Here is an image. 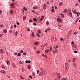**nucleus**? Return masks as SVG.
Here are the masks:
<instances>
[{
	"instance_id": "7ed1b4c3",
	"label": "nucleus",
	"mask_w": 80,
	"mask_h": 80,
	"mask_svg": "<svg viewBox=\"0 0 80 80\" xmlns=\"http://www.w3.org/2000/svg\"><path fill=\"white\" fill-rule=\"evenodd\" d=\"M57 75L58 76V80H60V79L61 77H60V74L59 73H57Z\"/></svg>"
},
{
	"instance_id": "f257e3e1",
	"label": "nucleus",
	"mask_w": 80,
	"mask_h": 80,
	"mask_svg": "<svg viewBox=\"0 0 80 80\" xmlns=\"http://www.w3.org/2000/svg\"><path fill=\"white\" fill-rule=\"evenodd\" d=\"M68 14L70 17H72V12H71V11L70 10H68Z\"/></svg>"
},
{
	"instance_id": "4c0bfd02",
	"label": "nucleus",
	"mask_w": 80,
	"mask_h": 80,
	"mask_svg": "<svg viewBox=\"0 0 80 80\" xmlns=\"http://www.w3.org/2000/svg\"><path fill=\"white\" fill-rule=\"evenodd\" d=\"M52 12H55V10L53 9H52Z\"/></svg>"
},
{
	"instance_id": "5701e85b",
	"label": "nucleus",
	"mask_w": 80,
	"mask_h": 80,
	"mask_svg": "<svg viewBox=\"0 0 80 80\" xmlns=\"http://www.w3.org/2000/svg\"><path fill=\"white\" fill-rule=\"evenodd\" d=\"M48 50H45V53H48Z\"/></svg>"
},
{
	"instance_id": "69168bd1",
	"label": "nucleus",
	"mask_w": 80,
	"mask_h": 80,
	"mask_svg": "<svg viewBox=\"0 0 80 80\" xmlns=\"http://www.w3.org/2000/svg\"><path fill=\"white\" fill-rule=\"evenodd\" d=\"M30 62H31V61L29 60L28 61V63H30Z\"/></svg>"
},
{
	"instance_id": "4d7b16f0",
	"label": "nucleus",
	"mask_w": 80,
	"mask_h": 80,
	"mask_svg": "<svg viewBox=\"0 0 80 80\" xmlns=\"http://www.w3.org/2000/svg\"><path fill=\"white\" fill-rule=\"evenodd\" d=\"M19 63H20L21 64H23V62H21V61H20V62H19Z\"/></svg>"
},
{
	"instance_id": "e2e57ef3",
	"label": "nucleus",
	"mask_w": 80,
	"mask_h": 80,
	"mask_svg": "<svg viewBox=\"0 0 80 80\" xmlns=\"http://www.w3.org/2000/svg\"><path fill=\"white\" fill-rule=\"evenodd\" d=\"M47 4L48 5H50V3H49V2H47Z\"/></svg>"
},
{
	"instance_id": "6ab92c4d",
	"label": "nucleus",
	"mask_w": 80,
	"mask_h": 80,
	"mask_svg": "<svg viewBox=\"0 0 80 80\" xmlns=\"http://www.w3.org/2000/svg\"><path fill=\"white\" fill-rule=\"evenodd\" d=\"M10 14H13V10H11L10 11Z\"/></svg>"
},
{
	"instance_id": "de8ad7c7",
	"label": "nucleus",
	"mask_w": 80,
	"mask_h": 80,
	"mask_svg": "<svg viewBox=\"0 0 80 80\" xmlns=\"http://www.w3.org/2000/svg\"><path fill=\"white\" fill-rule=\"evenodd\" d=\"M75 58H74L73 60V61L74 62L75 61Z\"/></svg>"
},
{
	"instance_id": "bb28decb",
	"label": "nucleus",
	"mask_w": 80,
	"mask_h": 80,
	"mask_svg": "<svg viewBox=\"0 0 80 80\" xmlns=\"http://www.w3.org/2000/svg\"><path fill=\"white\" fill-rule=\"evenodd\" d=\"M32 37H34V34H33V32H32Z\"/></svg>"
},
{
	"instance_id": "f8f14e48",
	"label": "nucleus",
	"mask_w": 80,
	"mask_h": 80,
	"mask_svg": "<svg viewBox=\"0 0 80 80\" xmlns=\"http://www.w3.org/2000/svg\"><path fill=\"white\" fill-rule=\"evenodd\" d=\"M59 5L61 7L62 6V5H63V2H60L59 3Z\"/></svg>"
},
{
	"instance_id": "e433bc0d",
	"label": "nucleus",
	"mask_w": 80,
	"mask_h": 80,
	"mask_svg": "<svg viewBox=\"0 0 80 80\" xmlns=\"http://www.w3.org/2000/svg\"><path fill=\"white\" fill-rule=\"evenodd\" d=\"M23 55H26L27 53L26 52H23Z\"/></svg>"
},
{
	"instance_id": "6e6552de",
	"label": "nucleus",
	"mask_w": 80,
	"mask_h": 80,
	"mask_svg": "<svg viewBox=\"0 0 80 80\" xmlns=\"http://www.w3.org/2000/svg\"><path fill=\"white\" fill-rule=\"evenodd\" d=\"M58 45H56L55 47H54V48L55 49V50H57V49L56 48H58Z\"/></svg>"
},
{
	"instance_id": "49530a36",
	"label": "nucleus",
	"mask_w": 80,
	"mask_h": 80,
	"mask_svg": "<svg viewBox=\"0 0 80 80\" xmlns=\"http://www.w3.org/2000/svg\"><path fill=\"white\" fill-rule=\"evenodd\" d=\"M17 25H20V23H19V22H17Z\"/></svg>"
},
{
	"instance_id": "20e7f679",
	"label": "nucleus",
	"mask_w": 80,
	"mask_h": 80,
	"mask_svg": "<svg viewBox=\"0 0 80 80\" xmlns=\"http://www.w3.org/2000/svg\"><path fill=\"white\" fill-rule=\"evenodd\" d=\"M57 75L58 76V80H60V79L61 77H60V74L59 73H57Z\"/></svg>"
},
{
	"instance_id": "37998d69",
	"label": "nucleus",
	"mask_w": 80,
	"mask_h": 80,
	"mask_svg": "<svg viewBox=\"0 0 80 80\" xmlns=\"http://www.w3.org/2000/svg\"><path fill=\"white\" fill-rule=\"evenodd\" d=\"M67 78L65 79V78H64L62 79H61V80H67Z\"/></svg>"
},
{
	"instance_id": "473e14b6",
	"label": "nucleus",
	"mask_w": 80,
	"mask_h": 80,
	"mask_svg": "<svg viewBox=\"0 0 80 80\" xmlns=\"http://www.w3.org/2000/svg\"><path fill=\"white\" fill-rule=\"evenodd\" d=\"M0 52H1V53H3V50H0Z\"/></svg>"
},
{
	"instance_id": "338daca9",
	"label": "nucleus",
	"mask_w": 80,
	"mask_h": 80,
	"mask_svg": "<svg viewBox=\"0 0 80 80\" xmlns=\"http://www.w3.org/2000/svg\"><path fill=\"white\" fill-rule=\"evenodd\" d=\"M33 25L35 26V25H36V23H33Z\"/></svg>"
},
{
	"instance_id": "dca6fc26",
	"label": "nucleus",
	"mask_w": 80,
	"mask_h": 80,
	"mask_svg": "<svg viewBox=\"0 0 80 80\" xmlns=\"http://www.w3.org/2000/svg\"><path fill=\"white\" fill-rule=\"evenodd\" d=\"M16 36H17V35H18V32L17 31H16L15 34Z\"/></svg>"
},
{
	"instance_id": "8fccbe9b",
	"label": "nucleus",
	"mask_w": 80,
	"mask_h": 80,
	"mask_svg": "<svg viewBox=\"0 0 80 80\" xmlns=\"http://www.w3.org/2000/svg\"><path fill=\"white\" fill-rule=\"evenodd\" d=\"M58 26H59V27H62V25H60V24H58Z\"/></svg>"
},
{
	"instance_id": "f3484780",
	"label": "nucleus",
	"mask_w": 80,
	"mask_h": 80,
	"mask_svg": "<svg viewBox=\"0 0 80 80\" xmlns=\"http://www.w3.org/2000/svg\"><path fill=\"white\" fill-rule=\"evenodd\" d=\"M36 35L38 36V37H40V35L38 33H36Z\"/></svg>"
},
{
	"instance_id": "9b49d317",
	"label": "nucleus",
	"mask_w": 80,
	"mask_h": 80,
	"mask_svg": "<svg viewBox=\"0 0 80 80\" xmlns=\"http://www.w3.org/2000/svg\"><path fill=\"white\" fill-rule=\"evenodd\" d=\"M67 12V9H65L64 10L63 12H64V13H66Z\"/></svg>"
},
{
	"instance_id": "7c9ffc66",
	"label": "nucleus",
	"mask_w": 80,
	"mask_h": 80,
	"mask_svg": "<svg viewBox=\"0 0 80 80\" xmlns=\"http://www.w3.org/2000/svg\"><path fill=\"white\" fill-rule=\"evenodd\" d=\"M23 9L25 11H27V8H26L25 7H24Z\"/></svg>"
},
{
	"instance_id": "79ce46f5",
	"label": "nucleus",
	"mask_w": 80,
	"mask_h": 80,
	"mask_svg": "<svg viewBox=\"0 0 80 80\" xmlns=\"http://www.w3.org/2000/svg\"><path fill=\"white\" fill-rule=\"evenodd\" d=\"M63 40V38H61L60 40L61 41H62V40Z\"/></svg>"
},
{
	"instance_id": "864d4df0",
	"label": "nucleus",
	"mask_w": 80,
	"mask_h": 80,
	"mask_svg": "<svg viewBox=\"0 0 80 80\" xmlns=\"http://www.w3.org/2000/svg\"><path fill=\"white\" fill-rule=\"evenodd\" d=\"M9 33H12V30H10L9 31Z\"/></svg>"
},
{
	"instance_id": "393cba45",
	"label": "nucleus",
	"mask_w": 80,
	"mask_h": 80,
	"mask_svg": "<svg viewBox=\"0 0 80 80\" xmlns=\"http://www.w3.org/2000/svg\"><path fill=\"white\" fill-rule=\"evenodd\" d=\"M46 24L47 25H49V22H48V21H47L46 22Z\"/></svg>"
},
{
	"instance_id": "9d476101",
	"label": "nucleus",
	"mask_w": 80,
	"mask_h": 80,
	"mask_svg": "<svg viewBox=\"0 0 80 80\" xmlns=\"http://www.w3.org/2000/svg\"><path fill=\"white\" fill-rule=\"evenodd\" d=\"M58 51L57 50H54L53 51V52L54 53H57Z\"/></svg>"
},
{
	"instance_id": "13d9d810",
	"label": "nucleus",
	"mask_w": 80,
	"mask_h": 80,
	"mask_svg": "<svg viewBox=\"0 0 80 80\" xmlns=\"http://www.w3.org/2000/svg\"><path fill=\"white\" fill-rule=\"evenodd\" d=\"M14 5V4L13 3H12L11 4V6H13V5Z\"/></svg>"
},
{
	"instance_id": "b1692460",
	"label": "nucleus",
	"mask_w": 80,
	"mask_h": 80,
	"mask_svg": "<svg viewBox=\"0 0 80 80\" xmlns=\"http://www.w3.org/2000/svg\"><path fill=\"white\" fill-rule=\"evenodd\" d=\"M0 27H4V25L2 24L0 25Z\"/></svg>"
},
{
	"instance_id": "1a4fd4ad",
	"label": "nucleus",
	"mask_w": 80,
	"mask_h": 80,
	"mask_svg": "<svg viewBox=\"0 0 80 80\" xmlns=\"http://www.w3.org/2000/svg\"><path fill=\"white\" fill-rule=\"evenodd\" d=\"M37 8H38V7L37 6H36L33 8V9L34 10H35L36 9H37Z\"/></svg>"
},
{
	"instance_id": "0eeeda50",
	"label": "nucleus",
	"mask_w": 80,
	"mask_h": 80,
	"mask_svg": "<svg viewBox=\"0 0 80 80\" xmlns=\"http://www.w3.org/2000/svg\"><path fill=\"white\" fill-rule=\"evenodd\" d=\"M44 16H42L41 19H40V21H42V20H43V19H44Z\"/></svg>"
},
{
	"instance_id": "ea45409f",
	"label": "nucleus",
	"mask_w": 80,
	"mask_h": 80,
	"mask_svg": "<svg viewBox=\"0 0 80 80\" xmlns=\"http://www.w3.org/2000/svg\"><path fill=\"white\" fill-rule=\"evenodd\" d=\"M39 73V70H37V74H38Z\"/></svg>"
},
{
	"instance_id": "4be33fe9",
	"label": "nucleus",
	"mask_w": 80,
	"mask_h": 80,
	"mask_svg": "<svg viewBox=\"0 0 80 80\" xmlns=\"http://www.w3.org/2000/svg\"><path fill=\"white\" fill-rule=\"evenodd\" d=\"M3 32H4V33H7V30L4 29L3 30Z\"/></svg>"
},
{
	"instance_id": "6e6d98bb",
	"label": "nucleus",
	"mask_w": 80,
	"mask_h": 80,
	"mask_svg": "<svg viewBox=\"0 0 80 80\" xmlns=\"http://www.w3.org/2000/svg\"><path fill=\"white\" fill-rule=\"evenodd\" d=\"M28 68L29 70L30 69V65H29L28 66Z\"/></svg>"
},
{
	"instance_id": "052dcab7",
	"label": "nucleus",
	"mask_w": 80,
	"mask_h": 80,
	"mask_svg": "<svg viewBox=\"0 0 80 80\" xmlns=\"http://www.w3.org/2000/svg\"><path fill=\"white\" fill-rule=\"evenodd\" d=\"M74 52L76 53H78L77 51H75Z\"/></svg>"
},
{
	"instance_id": "f704fd0d",
	"label": "nucleus",
	"mask_w": 80,
	"mask_h": 80,
	"mask_svg": "<svg viewBox=\"0 0 80 80\" xmlns=\"http://www.w3.org/2000/svg\"><path fill=\"white\" fill-rule=\"evenodd\" d=\"M36 53L37 54H39V53H40V52L38 51H37Z\"/></svg>"
},
{
	"instance_id": "aec40b11",
	"label": "nucleus",
	"mask_w": 80,
	"mask_h": 80,
	"mask_svg": "<svg viewBox=\"0 0 80 80\" xmlns=\"http://www.w3.org/2000/svg\"><path fill=\"white\" fill-rule=\"evenodd\" d=\"M38 33H40H40H41V31H40V30H39L38 31Z\"/></svg>"
},
{
	"instance_id": "4468645a",
	"label": "nucleus",
	"mask_w": 80,
	"mask_h": 80,
	"mask_svg": "<svg viewBox=\"0 0 80 80\" xmlns=\"http://www.w3.org/2000/svg\"><path fill=\"white\" fill-rule=\"evenodd\" d=\"M1 72L4 74L6 73V72L3 70H1Z\"/></svg>"
},
{
	"instance_id": "423d86ee",
	"label": "nucleus",
	"mask_w": 80,
	"mask_h": 80,
	"mask_svg": "<svg viewBox=\"0 0 80 80\" xmlns=\"http://www.w3.org/2000/svg\"><path fill=\"white\" fill-rule=\"evenodd\" d=\"M46 8L47 5H46V4H44V5L43 6V9H44V10H45Z\"/></svg>"
},
{
	"instance_id": "680f3d73",
	"label": "nucleus",
	"mask_w": 80,
	"mask_h": 80,
	"mask_svg": "<svg viewBox=\"0 0 80 80\" xmlns=\"http://www.w3.org/2000/svg\"><path fill=\"white\" fill-rule=\"evenodd\" d=\"M47 30L48 31L50 30V29L48 28V29H47Z\"/></svg>"
},
{
	"instance_id": "c85d7f7f",
	"label": "nucleus",
	"mask_w": 80,
	"mask_h": 80,
	"mask_svg": "<svg viewBox=\"0 0 80 80\" xmlns=\"http://www.w3.org/2000/svg\"><path fill=\"white\" fill-rule=\"evenodd\" d=\"M29 22H32L33 21V20L32 19H30L29 20Z\"/></svg>"
},
{
	"instance_id": "a878e982",
	"label": "nucleus",
	"mask_w": 80,
	"mask_h": 80,
	"mask_svg": "<svg viewBox=\"0 0 80 80\" xmlns=\"http://www.w3.org/2000/svg\"><path fill=\"white\" fill-rule=\"evenodd\" d=\"M26 19V17L25 16L23 17V20H25Z\"/></svg>"
},
{
	"instance_id": "39448f33",
	"label": "nucleus",
	"mask_w": 80,
	"mask_h": 80,
	"mask_svg": "<svg viewBox=\"0 0 80 80\" xmlns=\"http://www.w3.org/2000/svg\"><path fill=\"white\" fill-rule=\"evenodd\" d=\"M34 43L35 45H38V44H39V43L38 42H34Z\"/></svg>"
},
{
	"instance_id": "a19ab883",
	"label": "nucleus",
	"mask_w": 80,
	"mask_h": 80,
	"mask_svg": "<svg viewBox=\"0 0 80 80\" xmlns=\"http://www.w3.org/2000/svg\"><path fill=\"white\" fill-rule=\"evenodd\" d=\"M20 78L21 79H24V78H23V77L22 76L20 77Z\"/></svg>"
},
{
	"instance_id": "a18cd8bd",
	"label": "nucleus",
	"mask_w": 80,
	"mask_h": 80,
	"mask_svg": "<svg viewBox=\"0 0 80 80\" xmlns=\"http://www.w3.org/2000/svg\"><path fill=\"white\" fill-rule=\"evenodd\" d=\"M78 33V32H76L74 33V35H77Z\"/></svg>"
},
{
	"instance_id": "412c9836",
	"label": "nucleus",
	"mask_w": 80,
	"mask_h": 80,
	"mask_svg": "<svg viewBox=\"0 0 80 80\" xmlns=\"http://www.w3.org/2000/svg\"><path fill=\"white\" fill-rule=\"evenodd\" d=\"M8 65H10V61L9 60L7 61Z\"/></svg>"
},
{
	"instance_id": "c9c22d12",
	"label": "nucleus",
	"mask_w": 80,
	"mask_h": 80,
	"mask_svg": "<svg viewBox=\"0 0 80 80\" xmlns=\"http://www.w3.org/2000/svg\"><path fill=\"white\" fill-rule=\"evenodd\" d=\"M52 49H53V48H52V47H50V50H52Z\"/></svg>"
},
{
	"instance_id": "09e8293b",
	"label": "nucleus",
	"mask_w": 80,
	"mask_h": 80,
	"mask_svg": "<svg viewBox=\"0 0 80 80\" xmlns=\"http://www.w3.org/2000/svg\"><path fill=\"white\" fill-rule=\"evenodd\" d=\"M41 71H42V73H43V68H41Z\"/></svg>"
},
{
	"instance_id": "0e129e2a",
	"label": "nucleus",
	"mask_w": 80,
	"mask_h": 80,
	"mask_svg": "<svg viewBox=\"0 0 80 80\" xmlns=\"http://www.w3.org/2000/svg\"><path fill=\"white\" fill-rule=\"evenodd\" d=\"M23 50H21V53H23Z\"/></svg>"
},
{
	"instance_id": "603ef678",
	"label": "nucleus",
	"mask_w": 80,
	"mask_h": 80,
	"mask_svg": "<svg viewBox=\"0 0 80 80\" xmlns=\"http://www.w3.org/2000/svg\"><path fill=\"white\" fill-rule=\"evenodd\" d=\"M29 78H31V79H32V77L31 75L29 76Z\"/></svg>"
},
{
	"instance_id": "5fc2aeb1",
	"label": "nucleus",
	"mask_w": 80,
	"mask_h": 80,
	"mask_svg": "<svg viewBox=\"0 0 80 80\" xmlns=\"http://www.w3.org/2000/svg\"><path fill=\"white\" fill-rule=\"evenodd\" d=\"M28 60L26 61V63H28Z\"/></svg>"
},
{
	"instance_id": "cd10ccee",
	"label": "nucleus",
	"mask_w": 80,
	"mask_h": 80,
	"mask_svg": "<svg viewBox=\"0 0 80 80\" xmlns=\"http://www.w3.org/2000/svg\"><path fill=\"white\" fill-rule=\"evenodd\" d=\"M12 67H15V64H14V63H12Z\"/></svg>"
},
{
	"instance_id": "58836bf2",
	"label": "nucleus",
	"mask_w": 80,
	"mask_h": 80,
	"mask_svg": "<svg viewBox=\"0 0 80 80\" xmlns=\"http://www.w3.org/2000/svg\"><path fill=\"white\" fill-rule=\"evenodd\" d=\"M34 13H35V14H36V15H39V14L37 13V12H35V11L34 12Z\"/></svg>"
},
{
	"instance_id": "2eb2a0df",
	"label": "nucleus",
	"mask_w": 80,
	"mask_h": 80,
	"mask_svg": "<svg viewBox=\"0 0 80 80\" xmlns=\"http://www.w3.org/2000/svg\"><path fill=\"white\" fill-rule=\"evenodd\" d=\"M59 22L60 23H62V20L61 19H59Z\"/></svg>"
},
{
	"instance_id": "2f4dec72",
	"label": "nucleus",
	"mask_w": 80,
	"mask_h": 80,
	"mask_svg": "<svg viewBox=\"0 0 80 80\" xmlns=\"http://www.w3.org/2000/svg\"><path fill=\"white\" fill-rule=\"evenodd\" d=\"M33 20H34V21H35V22H36V21L37 20V19L35 18H34L33 19Z\"/></svg>"
},
{
	"instance_id": "3c124183",
	"label": "nucleus",
	"mask_w": 80,
	"mask_h": 80,
	"mask_svg": "<svg viewBox=\"0 0 80 80\" xmlns=\"http://www.w3.org/2000/svg\"><path fill=\"white\" fill-rule=\"evenodd\" d=\"M2 68H5V67H4V66H2Z\"/></svg>"
},
{
	"instance_id": "c03bdc74",
	"label": "nucleus",
	"mask_w": 80,
	"mask_h": 80,
	"mask_svg": "<svg viewBox=\"0 0 80 80\" xmlns=\"http://www.w3.org/2000/svg\"><path fill=\"white\" fill-rule=\"evenodd\" d=\"M30 28H28L27 29V31H30Z\"/></svg>"
},
{
	"instance_id": "bf43d9fd",
	"label": "nucleus",
	"mask_w": 80,
	"mask_h": 80,
	"mask_svg": "<svg viewBox=\"0 0 80 80\" xmlns=\"http://www.w3.org/2000/svg\"><path fill=\"white\" fill-rule=\"evenodd\" d=\"M14 28H16L17 27V26L16 25H14Z\"/></svg>"
},
{
	"instance_id": "a211bd4d",
	"label": "nucleus",
	"mask_w": 80,
	"mask_h": 80,
	"mask_svg": "<svg viewBox=\"0 0 80 80\" xmlns=\"http://www.w3.org/2000/svg\"><path fill=\"white\" fill-rule=\"evenodd\" d=\"M73 13L74 14H76V10L74 9L73 11Z\"/></svg>"
},
{
	"instance_id": "c756f323",
	"label": "nucleus",
	"mask_w": 80,
	"mask_h": 80,
	"mask_svg": "<svg viewBox=\"0 0 80 80\" xmlns=\"http://www.w3.org/2000/svg\"><path fill=\"white\" fill-rule=\"evenodd\" d=\"M14 55H17V52H15L14 53Z\"/></svg>"
},
{
	"instance_id": "ddd939ff",
	"label": "nucleus",
	"mask_w": 80,
	"mask_h": 80,
	"mask_svg": "<svg viewBox=\"0 0 80 80\" xmlns=\"http://www.w3.org/2000/svg\"><path fill=\"white\" fill-rule=\"evenodd\" d=\"M76 14H77V16H79V15H80V13H79L78 12H76Z\"/></svg>"
},
{
	"instance_id": "774afa93",
	"label": "nucleus",
	"mask_w": 80,
	"mask_h": 80,
	"mask_svg": "<svg viewBox=\"0 0 80 80\" xmlns=\"http://www.w3.org/2000/svg\"><path fill=\"white\" fill-rule=\"evenodd\" d=\"M73 43H74V42H71V44H73Z\"/></svg>"
},
{
	"instance_id": "72a5a7b5",
	"label": "nucleus",
	"mask_w": 80,
	"mask_h": 80,
	"mask_svg": "<svg viewBox=\"0 0 80 80\" xmlns=\"http://www.w3.org/2000/svg\"><path fill=\"white\" fill-rule=\"evenodd\" d=\"M18 56L19 57H20V56H21V54L18 53Z\"/></svg>"
},
{
	"instance_id": "f03ea898",
	"label": "nucleus",
	"mask_w": 80,
	"mask_h": 80,
	"mask_svg": "<svg viewBox=\"0 0 80 80\" xmlns=\"http://www.w3.org/2000/svg\"><path fill=\"white\" fill-rule=\"evenodd\" d=\"M68 66H69L68 64L66 63L65 64V67H66L67 72V71H68Z\"/></svg>"
}]
</instances>
